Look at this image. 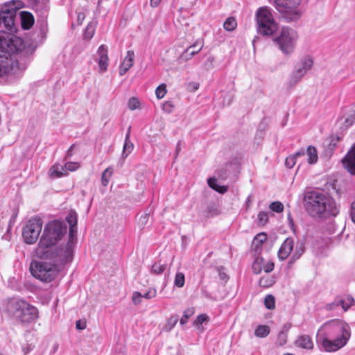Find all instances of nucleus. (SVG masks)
<instances>
[{
    "label": "nucleus",
    "instance_id": "1",
    "mask_svg": "<svg viewBox=\"0 0 355 355\" xmlns=\"http://www.w3.org/2000/svg\"><path fill=\"white\" fill-rule=\"evenodd\" d=\"M67 232L64 221H49L44 227L35 253L39 259H53L60 264H67L73 259L76 242L68 236L66 243H59Z\"/></svg>",
    "mask_w": 355,
    "mask_h": 355
},
{
    "label": "nucleus",
    "instance_id": "2",
    "mask_svg": "<svg viewBox=\"0 0 355 355\" xmlns=\"http://www.w3.org/2000/svg\"><path fill=\"white\" fill-rule=\"evenodd\" d=\"M36 48L37 45L26 44L19 37L0 31V77L24 70Z\"/></svg>",
    "mask_w": 355,
    "mask_h": 355
},
{
    "label": "nucleus",
    "instance_id": "3",
    "mask_svg": "<svg viewBox=\"0 0 355 355\" xmlns=\"http://www.w3.org/2000/svg\"><path fill=\"white\" fill-rule=\"evenodd\" d=\"M351 336L349 324L339 319L325 322L319 329L318 339L327 352H336L346 345Z\"/></svg>",
    "mask_w": 355,
    "mask_h": 355
},
{
    "label": "nucleus",
    "instance_id": "4",
    "mask_svg": "<svg viewBox=\"0 0 355 355\" xmlns=\"http://www.w3.org/2000/svg\"><path fill=\"white\" fill-rule=\"evenodd\" d=\"M303 205L309 216L315 219L336 216L339 212L335 201L327 193L318 190L305 191Z\"/></svg>",
    "mask_w": 355,
    "mask_h": 355
},
{
    "label": "nucleus",
    "instance_id": "5",
    "mask_svg": "<svg viewBox=\"0 0 355 355\" xmlns=\"http://www.w3.org/2000/svg\"><path fill=\"white\" fill-rule=\"evenodd\" d=\"M5 311L22 323H31L38 317L37 308L21 299L10 300L6 304Z\"/></svg>",
    "mask_w": 355,
    "mask_h": 355
},
{
    "label": "nucleus",
    "instance_id": "6",
    "mask_svg": "<svg viewBox=\"0 0 355 355\" xmlns=\"http://www.w3.org/2000/svg\"><path fill=\"white\" fill-rule=\"evenodd\" d=\"M51 262L43 261H33L31 263L30 271L32 275L43 282H50L59 273L61 268L66 264H60L53 259H46Z\"/></svg>",
    "mask_w": 355,
    "mask_h": 355
},
{
    "label": "nucleus",
    "instance_id": "7",
    "mask_svg": "<svg viewBox=\"0 0 355 355\" xmlns=\"http://www.w3.org/2000/svg\"><path fill=\"white\" fill-rule=\"evenodd\" d=\"M257 29L259 34L270 36L277 30L271 10L268 7H261L256 13Z\"/></svg>",
    "mask_w": 355,
    "mask_h": 355
},
{
    "label": "nucleus",
    "instance_id": "8",
    "mask_svg": "<svg viewBox=\"0 0 355 355\" xmlns=\"http://www.w3.org/2000/svg\"><path fill=\"white\" fill-rule=\"evenodd\" d=\"M297 40V33L293 28L284 26L274 39V42L284 54L288 55L294 51Z\"/></svg>",
    "mask_w": 355,
    "mask_h": 355
},
{
    "label": "nucleus",
    "instance_id": "9",
    "mask_svg": "<svg viewBox=\"0 0 355 355\" xmlns=\"http://www.w3.org/2000/svg\"><path fill=\"white\" fill-rule=\"evenodd\" d=\"M301 0H275L277 10L287 22L294 21L300 17L297 10Z\"/></svg>",
    "mask_w": 355,
    "mask_h": 355
},
{
    "label": "nucleus",
    "instance_id": "10",
    "mask_svg": "<svg viewBox=\"0 0 355 355\" xmlns=\"http://www.w3.org/2000/svg\"><path fill=\"white\" fill-rule=\"evenodd\" d=\"M43 222L40 217L29 219L24 227L23 237L28 244H33L37 240L42 229Z\"/></svg>",
    "mask_w": 355,
    "mask_h": 355
},
{
    "label": "nucleus",
    "instance_id": "11",
    "mask_svg": "<svg viewBox=\"0 0 355 355\" xmlns=\"http://www.w3.org/2000/svg\"><path fill=\"white\" fill-rule=\"evenodd\" d=\"M17 8V7L12 8L5 5L0 10V25L3 24L5 28L10 31H12L14 28Z\"/></svg>",
    "mask_w": 355,
    "mask_h": 355
},
{
    "label": "nucleus",
    "instance_id": "12",
    "mask_svg": "<svg viewBox=\"0 0 355 355\" xmlns=\"http://www.w3.org/2000/svg\"><path fill=\"white\" fill-rule=\"evenodd\" d=\"M313 63V60L310 57H305L302 59L291 76V83H297L306 72L311 69Z\"/></svg>",
    "mask_w": 355,
    "mask_h": 355
},
{
    "label": "nucleus",
    "instance_id": "13",
    "mask_svg": "<svg viewBox=\"0 0 355 355\" xmlns=\"http://www.w3.org/2000/svg\"><path fill=\"white\" fill-rule=\"evenodd\" d=\"M294 243V239L291 237H288L284 240L277 253L280 260H285L288 257L293 250Z\"/></svg>",
    "mask_w": 355,
    "mask_h": 355
},
{
    "label": "nucleus",
    "instance_id": "14",
    "mask_svg": "<svg viewBox=\"0 0 355 355\" xmlns=\"http://www.w3.org/2000/svg\"><path fill=\"white\" fill-rule=\"evenodd\" d=\"M98 58V67L101 73L105 72L108 67L109 58L107 55V49L103 44L101 45L97 51Z\"/></svg>",
    "mask_w": 355,
    "mask_h": 355
},
{
    "label": "nucleus",
    "instance_id": "15",
    "mask_svg": "<svg viewBox=\"0 0 355 355\" xmlns=\"http://www.w3.org/2000/svg\"><path fill=\"white\" fill-rule=\"evenodd\" d=\"M29 6L41 16L44 17L48 9L49 0H27Z\"/></svg>",
    "mask_w": 355,
    "mask_h": 355
},
{
    "label": "nucleus",
    "instance_id": "16",
    "mask_svg": "<svg viewBox=\"0 0 355 355\" xmlns=\"http://www.w3.org/2000/svg\"><path fill=\"white\" fill-rule=\"evenodd\" d=\"M203 44L201 41L197 40L193 45L189 46L182 54L181 58L185 60H189L198 53L202 48Z\"/></svg>",
    "mask_w": 355,
    "mask_h": 355
},
{
    "label": "nucleus",
    "instance_id": "17",
    "mask_svg": "<svg viewBox=\"0 0 355 355\" xmlns=\"http://www.w3.org/2000/svg\"><path fill=\"white\" fill-rule=\"evenodd\" d=\"M297 347L304 349H312L313 348V342L309 335L299 336L294 343Z\"/></svg>",
    "mask_w": 355,
    "mask_h": 355
},
{
    "label": "nucleus",
    "instance_id": "18",
    "mask_svg": "<svg viewBox=\"0 0 355 355\" xmlns=\"http://www.w3.org/2000/svg\"><path fill=\"white\" fill-rule=\"evenodd\" d=\"M135 59V53L132 51H128L125 58L119 69L120 76L124 75L133 65Z\"/></svg>",
    "mask_w": 355,
    "mask_h": 355
},
{
    "label": "nucleus",
    "instance_id": "19",
    "mask_svg": "<svg viewBox=\"0 0 355 355\" xmlns=\"http://www.w3.org/2000/svg\"><path fill=\"white\" fill-rule=\"evenodd\" d=\"M67 221L69 225V236L76 243L77 218L75 213H70L67 217Z\"/></svg>",
    "mask_w": 355,
    "mask_h": 355
},
{
    "label": "nucleus",
    "instance_id": "20",
    "mask_svg": "<svg viewBox=\"0 0 355 355\" xmlns=\"http://www.w3.org/2000/svg\"><path fill=\"white\" fill-rule=\"evenodd\" d=\"M49 174V176L52 178H59L67 175V172L65 171L64 166L58 163H55L52 166H51Z\"/></svg>",
    "mask_w": 355,
    "mask_h": 355
},
{
    "label": "nucleus",
    "instance_id": "21",
    "mask_svg": "<svg viewBox=\"0 0 355 355\" xmlns=\"http://www.w3.org/2000/svg\"><path fill=\"white\" fill-rule=\"evenodd\" d=\"M21 24L24 29H29L34 24V18L28 12H20Z\"/></svg>",
    "mask_w": 355,
    "mask_h": 355
},
{
    "label": "nucleus",
    "instance_id": "22",
    "mask_svg": "<svg viewBox=\"0 0 355 355\" xmlns=\"http://www.w3.org/2000/svg\"><path fill=\"white\" fill-rule=\"evenodd\" d=\"M130 127L128 128L125 138V143L123 145V156L126 157L133 150V144L130 141Z\"/></svg>",
    "mask_w": 355,
    "mask_h": 355
},
{
    "label": "nucleus",
    "instance_id": "23",
    "mask_svg": "<svg viewBox=\"0 0 355 355\" xmlns=\"http://www.w3.org/2000/svg\"><path fill=\"white\" fill-rule=\"evenodd\" d=\"M305 151L304 150H301L300 151H297L293 155H290L288 157H286L285 160V165L288 168H292L295 164H296V159L297 157L304 155Z\"/></svg>",
    "mask_w": 355,
    "mask_h": 355
},
{
    "label": "nucleus",
    "instance_id": "24",
    "mask_svg": "<svg viewBox=\"0 0 355 355\" xmlns=\"http://www.w3.org/2000/svg\"><path fill=\"white\" fill-rule=\"evenodd\" d=\"M354 303V300L352 297H347L345 299L336 300L334 301V304L341 306L345 311H347L352 306H353Z\"/></svg>",
    "mask_w": 355,
    "mask_h": 355
},
{
    "label": "nucleus",
    "instance_id": "25",
    "mask_svg": "<svg viewBox=\"0 0 355 355\" xmlns=\"http://www.w3.org/2000/svg\"><path fill=\"white\" fill-rule=\"evenodd\" d=\"M304 252V247L302 245L296 246L295 249L290 258L288 265L291 267L297 259L300 258V257L303 254Z\"/></svg>",
    "mask_w": 355,
    "mask_h": 355
},
{
    "label": "nucleus",
    "instance_id": "26",
    "mask_svg": "<svg viewBox=\"0 0 355 355\" xmlns=\"http://www.w3.org/2000/svg\"><path fill=\"white\" fill-rule=\"evenodd\" d=\"M217 180L215 178H210L207 180V184L209 187L218 191L220 193H225L227 191V187L218 186L216 183Z\"/></svg>",
    "mask_w": 355,
    "mask_h": 355
},
{
    "label": "nucleus",
    "instance_id": "27",
    "mask_svg": "<svg viewBox=\"0 0 355 355\" xmlns=\"http://www.w3.org/2000/svg\"><path fill=\"white\" fill-rule=\"evenodd\" d=\"M275 282V279L272 275H264L259 280V286L263 288H268Z\"/></svg>",
    "mask_w": 355,
    "mask_h": 355
},
{
    "label": "nucleus",
    "instance_id": "28",
    "mask_svg": "<svg viewBox=\"0 0 355 355\" xmlns=\"http://www.w3.org/2000/svg\"><path fill=\"white\" fill-rule=\"evenodd\" d=\"M264 259L262 257H257L252 263V270L255 274H259L263 270Z\"/></svg>",
    "mask_w": 355,
    "mask_h": 355
},
{
    "label": "nucleus",
    "instance_id": "29",
    "mask_svg": "<svg viewBox=\"0 0 355 355\" xmlns=\"http://www.w3.org/2000/svg\"><path fill=\"white\" fill-rule=\"evenodd\" d=\"M270 333V328L266 325H259L254 331L257 337L265 338Z\"/></svg>",
    "mask_w": 355,
    "mask_h": 355
},
{
    "label": "nucleus",
    "instance_id": "30",
    "mask_svg": "<svg viewBox=\"0 0 355 355\" xmlns=\"http://www.w3.org/2000/svg\"><path fill=\"white\" fill-rule=\"evenodd\" d=\"M306 151L309 155V163L315 164L318 160V155L315 148L312 146H310L307 148Z\"/></svg>",
    "mask_w": 355,
    "mask_h": 355
},
{
    "label": "nucleus",
    "instance_id": "31",
    "mask_svg": "<svg viewBox=\"0 0 355 355\" xmlns=\"http://www.w3.org/2000/svg\"><path fill=\"white\" fill-rule=\"evenodd\" d=\"M166 263H161L160 262H156L152 266L151 273L155 275H160L166 269Z\"/></svg>",
    "mask_w": 355,
    "mask_h": 355
},
{
    "label": "nucleus",
    "instance_id": "32",
    "mask_svg": "<svg viewBox=\"0 0 355 355\" xmlns=\"http://www.w3.org/2000/svg\"><path fill=\"white\" fill-rule=\"evenodd\" d=\"M237 26L236 21L235 18L230 17H228L225 21L224 22L223 27L227 31H234Z\"/></svg>",
    "mask_w": 355,
    "mask_h": 355
},
{
    "label": "nucleus",
    "instance_id": "33",
    "mask_svg": "<svg viewBox=\"0 0 355 355\" xmlns=\"http://www.w3.org/2000/svg\"><path fill=\"white\" fill-rule=\"evenodd\" d=\"M195 310L194 308L190 307L187 309L183 313V316L180 320V323L182 325H184L187 323L188 319L194 314Z\"/></svg>",
    "mask_w": 355,
    "mask_h": 355
},
{
    "label": "nucleus",
    "instance_id": "34",
    "mask_svg": "<svg viewBox=\"0 0 355 355\" xmlns=\"http://www.w3.org/2000/svg\"><path fill=\"white\" fill-rule=\"evenodd\" d=\"M113 170L112 168H107L102 173L101 181L104 186H107L109 183V179L112 176Z\"/></svg>",
    "mask_w": 355,
    "mask_h": 355
},
{
    "label": "nucleus",
    "instance_id": "35",
    "mask_svg": "<svg viewBox=\"0 0 355 355\" xmlns=\"http://www.w3.org/2000/svg\"><path fill=\"white\" fill-rule=\"evenodd\" d=\"M264 305L268 309H274L275 307V297L272 295H267L264 299Z\"/></svg>",
    "mask_w": 355,
    "mask_h": 355
},
{
    "label": "nucleus",
    "instance_id": "36",
    "mask_svg": "<svg viewBox=\"0 0 355 355\" xmlns=\"http://www.w3.org/2000/svg\"><path fill=\"white\" fill-rule=\"evenodd\" d=\"M184 275L182 272H177L174 279V285L178 288H182L184 286Z\"/></svg>",
    "mask_w": 355,
    "mask_h": 355
},
{
    "label": "nucleus",
    "instance_id": "37",
    "mask_svg": "<svg viewBox=\"0 0 355 355\" xmlns=\"http://www.w3.org/2000/svg\"><path fill=\"white\" fill-rule=\"evenodd\" d=\"M95 32V24L94 22H89L85 31V37L87 39H91Z\"/></svg>",
    "mask_w": 355,
    "mask_h": 355
},
{
    "label": "nucleus",
    "instance_id": "38",
    "mask_svg": "<svg viewBox=\"0 0 355 355\" xmlns=\"http://www.w3.org/2000/svg\"><path fill=\"white\" fill-rule=\"evenodd\" d=\"M269 208L275 212L281 213L284 211V205L279 201H275L270 203Z\"/></svg>",
    "mask_w": 355,
    "mask_h": 355
},
{
    "label": "nucleus",
    "instance_id": "39",
    "mask_svg": "<svg viewBox=\"0 0 355 355\" xmlns=\"http://www.w3.org/2000/svg\"><path fill=\"white\" fill-rule=\"evenodd\" d=\"M166 93V89L164 84L159 85L155 90L156 96L159 99L162 98L165 96Z\"/></svg>",
    "mask_w": 355,
    "mask_h": 355
},
{
    "label": "nucleus",
    "instance_id": "40",
    "mask_svg": "<svg viewBox=\"0 0 355 355\" xmlns=\"http://www.w3.org/2000/svg\"><path fill=\"white\" fill-rule=\"evenodd\" d=\"M288 334L286 331H282L277 337V343L279 345H284L287 343Z\"/></svg>",
    "mask_w": 355,
    "mask_h": 355
},
{
    "label": "nucleus",
    "instance_id": "41",
    "mask_svg": "<svg viewBox=\"0 0 355 355\" xmlns=\"http://www.w3.org/2000/svg\"><path fill=\"white\" fill-rule=\"evenodd\" d=\"M65 171H75L80 167L78 162H67L64 165Z\"/></svg>",
    "mask_w": 355,
    "mask_h": 355
},
{
    "label": "nucleus",
    "instance_id": "42",
    "mask_svg": "<svg viewBox=\"0 0 355 355\" xmlns=\"http://www.w3.org/2000/svg\"><path fill=\"white\" fill-rule=\"evenodd\" d=\"M128 106L130 110H134L139 107V101L137 98L132 97L128 101Z\"/></svg>",
    "mask_w": 355,
    "mask_h": 355
},
{
    "label": "nucleus",
    "instance_id": "43",
    "mask_svg": "<svg viewBox=\"0 0 355 355\" xmlns=\"http://www.w3.org/2000/svg\"><path fill=\"white\" fill-rule=\"evenodd\" d=\"M258 220H259V223L262 225H264L268 220V214L267 212L266 211H261L259 214H258Z\"/></svg>",
    "mask_w": 355,
    "mask_h": 355
},
{
    "label": "nucleus",
    "instance_id": "44",
    "mask_svg": "<svg viewBox=\"0 0 355 355\" xmlns=\"http://www.w3.org/2000/svg\"><path fill=\"white\" fill-rule=\"evenodd\" d=\"M266 238H267V236L266 234H264V233L259 234L254 239L253 243H257V245H259V244L261 245V244H262V243H263L266 240Z\"/></svg>",
    "mask_w": 355,
    "mask_h": 355
},
{
    "label": "nucleus",
    "instance_id": "45",
    "mask_svg": "<svg viewBox=\"0 0 355 355\" xmlns=\"http://www.w3.org/2000/svg\"><path fill=\"white\" fill-rule=\"evenodd\" d=\"M173 107L174 105L171 101H166L162 105L163 110L166 113H171Z\"/></svg>",
    "mask_w": 355,
    "mask_h": 355
},
{
    "label": "nucleus",
    "instance_id": "46",
    "mask_svg": "<svg viewBox=\"0 0 355 355\" xmlns=\"http://www.w3.org/2000/svg\"><path fill=\"white\" fill-rule=\"evenodd\" d=\"M148 218H149V214L144 213L139 218V225L141 227H144L147 224Z\"/></svg>",
    "mask_w": 355,
    "mask_h": 355
},
{
    "label": "nucleus",
    "instance_id": "47",
    "mask_svg": "<svg viewBox=\"0 0 355 355\" xmlns=\"http://www.w3.org/2000/svg\"><path fill=\"white\" fill-rule=\"evenodd\" d=\"M142 295L139 292H134L132 296V302L137 305L141 303Z\"/></svg>",
    "mask_w": 355,
    "mask_h": 355
},
{
    "label": "nucleus",
    "instance_id": "48",
    "mask_svg": "<svg viewBox=\"0 0 355 355\" xmlns=\"http://www.w3.org/2000/svg\"><path fill=\"white\" fill-rule=\"evenodd\" d=\"M274 263L272 261H266L264 260V266H263V270L266 272H270L274 269Z\"/></svg>",
    "mask_w": 355,
    "mask_h": 355
},
{
    "label": "nucleus",
    "instance_id": "49",
    "mask_svg": "<svg viewBox=\"0 0 355 355\" xmlns=\"http://www.w3.org/2000/svg\"><path fill=\"white\" fill-rule=\"evenodd\" d=\"M207 315L206 314H200L199 315L196 320H195V324L196 325H200L202 324L205 321L207 320Z\"/></svg>",
    "mask_w": 355,
    "mask_h": 355
},
{
    "label": "nucleus",
    "instance_id": "50",
    "mask_svg": "<svg viewBox=\"0 0 355 355\" xmlns=\"http://www.w3.org/2000/svg\"><path fill=\"white\" fill-rule=\"evenodd\" d=\"M156 296V290L153 289L148 291L147 293H146L144 295H142V297H144L146 299H151Z\"/></svg>",
    "mask_w": 355,
    "mask_h": 355
},
{
    "label": "nucleus",
    "instance_id": "51",
    "mask_svg": "<svg viewBox=\"0 0 355 355\" xmlns=\"http://www.w3.org/2000/svg\"><path fill=\"white\" fill-rule=\"evenodd\" d=\"M178 316H172L168 320V324L170 325L169 329H172L178 322Z\"/></svg>",
    "mask_w": 355,
    "mask_h": 355
},
{
    "label": "nucleus",
    "instance_id": "52",
    "mask_svg": "<svg viewBox=\"0 0 355 355\" xmlns=\"http://www.w3.org/2000/svg\"><path fill=\"white\" fill-rule=\"evenodd\" d=\"M85 18V14L84 12H77V23L78 25H81Z\"/></svg>",
    "mask_w": 355,
    "mask_h": 355
},
{
    "label": "nucleus",
    "instance_id": "53",
    "mask_svg": "<svg viewBox=\"0 0 355 355\" xmlns=\"http://www.w3.org/2000/svg\"><path fill=\"white\" fill-rule=\"evenodd\" d=\"M76 327L78 329H85L86 327V324L85 322H83L80 320H78L76 323Z\"/></svg>",
    "mask_w": 355,
    "mask_h": 355
},
{
    "label": "nucleus",
    "instance_id": "54",
    "mask_svg": "<svg viewBox=\"0 0 355 355\" xmlns=\"http://www.w3.org/2000/svg\"><path fill=\"white\" fill-rule=\"evenodd\" d=\"M351 218L352 221L355 223V202H353L352 205Z\"/></svg>",
    "mask_w": 355,
    "mask_h": 355
},
{
    "label": "nucleus",
    "instance_id": "55",
    "mask_svg": "<svg viewBox=\"0 0 355 355\" xmlns=\"http://www.w3.org/2000/svg\"><path fill=\"white\" fill-rule=\"evenodd\" d=\"M287 219H288V225H290V227L291 228H293V227L294 226V221H293V219L292 218L291 215L290 213L287 216Z\"/></svg>",
    "mask_w": 355,
    "mask_h": 355
},
{
    "label": "nucleus",
    "instance_id": "56",
    "mask_svg": "<svg viewBox=\"0 0 355 355\" xmlns=\"http://www.w3.org/2000/svg\"><path fill=\"white\" fill-rule=\"evenodd\" d=\"M73 148V145L71 146L69 150L67 152L66 159L69 158L72 156V149Z\"/></svg>",
    "mask_w": 355,
    "mask_h": 355
},
{
    "label": "nucleus",
    "instance_id": "57",
    "mask_svg": "<svg viewBox=\"0 0 355 355\" xmlns=\"http://www.w3.org/2000/svg\"><path fill=\"white\" fill-rule=\"evenodd\" d=\"M161 0H150V3L153 7H156L158 6Z\"/></svg>",
    "mask_w": 355,
    "mask_h": 355
},
{
    "label": "nucleus",
    "instance_id": "58",
    "mask_svg": "<svg viewBox=\"0 0 355 355\" xmlns=\"http://www.w3.org/2000/svg\"><path fill=\"white\" fill-rule=\"evenodd\" d=\"M181 150V146H180V142L179 141L177 145H176V148H175V153H176V156H178V153H180Z\"/></svg>",
    "mask_w": 355,
    "mask_h": 355
},
{
    "label": "nucleus",
    "instance_id": "59",
    "mask_svg": "<svg viewBox=\"0 0 355 355\" xmlns=\"http://www.w3.org/2000/svg\"><path fill=\"white\" fill-rule=\"evenodd\" d=\"M337 306H338V305H337V304H334V302H332L331 304H329L328 305V309H329V310H334V309L336 307H337Z\"/></svg>",
    "mask_w": 355,
    "mask_h": 355
},
{
    "label": "nucleus",
    "instance_id": "60",
    "mask_svg": "<svg viewBox=\"0 0 355 355\" xmlns=\"http://www.w3.org/2000/svg\"><path fill=\"white\" fill-rule=\"evenodd\" d=\"M41 34L42 35V37H44L45 34L44 31H41Z\"/></svg>",
    "mask_w": 355,
    "mask_h": 355
},
{
    "label": "nucleus",
    "instance_id": "61",
    "mask_svg": "<svg viewBox=\"0 0 355 355\" xmlns=\"http://www.w3.org/2000/svg\"><path fill=\"white\" fill-rule=\"evenodd\" d=\"M283 355H295V354H291V353H285Z\"/></svg>",
    "mask_w": 355,
    "mask_h": 355
}]
</instances>
